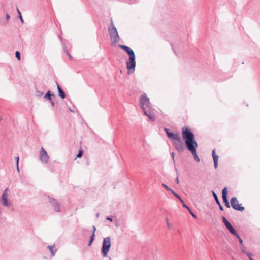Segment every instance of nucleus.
I'll use <instances>...</instances> for the list:
<instances>
[{
	"label": "nucleus",
	"mask_w": 260,
	"mask_h": 260,
	"mask_svg": "<svg viewBox=\"0 0 260 260\" xmlns=\"http://www.w3.org/2000/svg\"><path fill=\"white\" fill-rule=\"evenodd\" d=\"M182 137L184 140L185 146L187 149L192 153L194 160L197 162L200 161V158L198 156L196 151V148L198 147V144L195 140L194 134L187 127L182 128Z\"/></svg>",
	"instance_id": "1"
},
{
	"label": "nucleus",
	"mask_w": 260,
	"mask_h": 260,
	"mask_svg": "<svg viewBox=\"0 0 260 260\" xmlns=\"http://www.w3.org/2000/svg\"><path fill=\"white\" fill-rule=\"evenodd\" d=\"M140 105L142 110L144 113L147 116L150 120L154 121L155 120L154 110L150 106L149 99L146 96L145 93L143 94L140 99Z\"/></svg>",
	"instance_id": "2"
},
{
	"label": "nucleus",
	"mask_w": 260,
	"mask_h": 260,
	"mask_svg": "<svg viewBox=\"0 0 260 260\" xmlns=\"http://www.w3.org/2000/svg\"><path fill=\"white\" fill-rule=\"evenodd\" d=\"M119 47L124 50L128 55L129 58L126 61V68L128 70V74L133 73L135 71L136 62L135 61V54L133 50L129 47L124 45H119Z\"/></svg>",
	"instance_id": "3"
},
{
	"label": "nucleus",
	"mask_w": 260,
	"mask_h": 260,
	"mask_svg": "<svg viewBox=\"0 0 260 260\" xmlns=\"http://www.w3.org/2000/svg\"><path fill=\"white\" fill-rule=\"evenodd\" d=\"M108 31L110 36L111 42L113 45L116 44L120 40V37L117 29L115 27L112 19L111 20V24L108 27Z\"/></svg>",
	"instance_id": "4"
},
{
	"label": "nucleus",
	"mask_w": 260,
	"mask_h": 260,
	"mask_svg": "<svg viewBox=\"0 0 260 260\" xmlns=\"http://www.w3.org/2000/svg\"><path fill=\"white\" fill-rule=\"evenodd\" d=\"M111 238L109 236L104 238L101 249V254L103 257H107L111 247Z\"/></svg>",
	"instance_id": "5"
},
{
	"label": "nucleus",
	"mask_w": 260,
	"mask_h": 260,
	"mask_svg": "<svg viewBox=\"0 0 260 260\" xmlns=\"http://www.w3.org/2000/svg\"><path fill=\"white\" fill-rule=\"evenodd\" d=\"M8 188H7L3 191L2 197H1V203L2 204L5 206L8 207L10 206L11 204L9 201V194H8Z\"/></svg>",
	"instance_id": "6"
},
{
	"label": "nucleus",
	"mask_w": 260,
	"mask_h": 260,
	"mask_svg": "<svg viewBox=\"0 0 260 260\" xmlns=\"http://www.w3.org/2000/svg\"><path fill=\"white\" fill-rule=\"evenodd\" d=\"M173 145L175 149L179 152H182L185 150L184 145L181 137L173 142Z\"/></svg>",
	"instance_id": "7"
},
{
	"label": "nucleus",
	"mask_w": 260,
	"mask_h": 260,
	"mask_svg": "<svg viewBox=\"0 0 260 260\" xmlns=\"http://www.w3.org/2000/svg\"><path fill=\"white\" fill-rule=\"evenodd\" d=\"M49 159V157L46 151L42 147L39 152V160L42 163L47 164L48 162Z\"/></svg>",
	"instance_id": "8"
},
{
	"label": "nucleus",
	"mask_w": 260,
	"mask_h": 260,
	"mask_svg": "<svg viewBox=\"0 0 260 260\" xmlns=\"http://www.w3.org/2000/svg\"><path fill=\"white\" fill-rule=\"evenodd\" d=\"M231 204L232 207L236 210L243 211L244 210V207L239 204L236 197H233L231 198Z\"/></svg>",
	"instance_id": "9"
},
{
	"label": "nucleus",
	"mask_w": 260,
	"mask_h": 260,
	"mask_svg": "<svg viewBox=\"0 0 260 260\" xmlns=\"http://www.w3.org/2000/svg\"><path fill=\"white\" fill-rule=\"evenodd\" d=\"M165 131L168 137V138L171 139L173 142L177 140L179 138H180V136L178 133H173L169 131V129L168 128H165Z\"/></svg>",
	"instance_id": "10"
},
{
	"label": "nucleus",
	"mask_w": 260,
	"mask_h": 260,
	"mask_svg": "<svg viewBox=\"0 0 260 260\" xmlns=\"http://www.w3.org/2000/svg\"><path fill=\"white\" fill-rule=\"evenodd\" d=\"M222 199L225 205L227 208H230V205L228 199V189L225 187L222 190Z\"/></svg>",
	"instance_id": "11"
},
{
	"label": "nucleus",
	"mask_w": 260,
	"mask_h": 260,
	"mask_svg": "<svg viewBox=\"0 0 260 260\" xmlns=\"http://www.w3.org/2000/svg\"><path fill=\"white\" fill-rule=\"evenodd\" d=\"M48 198L50 199V202L53 206L54 210L56 212L60 211L59 203L54 198H50L49 197Z\"/></svg>",
	"instance_id": "12"
},
{
	"label": "nucleus",
	"mask_w": 260,
	"mask_h": 260,
	"mask_svg": "<svg viewBox=\"0 0 260 260\" xmlns=\"http://www.w3.org/2000/svg\"><path fill=\"white\" fill-rule=\"evenodd\" d=\"M212 154L213 159L214 167L215 169H216L218 166V156L215 153V149L212 150Z\"/></svg>",
	"instance_id": "13"
},
{
	"label": "nucleus",
	"mask_w": 260,
	"mask_h": 260,
	"mask_svg": "<svg viewBox=\"0 0 260 260\" xmlns=\"http://www.w3.org/2000/svg\"><path fill=\"white\" fill-rule=\"evenodd\" d=\"M212 193L213 196V197H214V198L216 203L219 206V209L221 211H223V207L221 205L217 194H216V193L214 191H212Z\"/></svg>",
	"instance_id": "14"
},
{
	"label": "nucleus",
	"mask_w": 260,
	"mask_h": 260,
	"mask_svg": "<svg viewBox=\"0 0 260 260\" xmlns=\"http://www.w3.org/2000/svg\"><path fill=\"white\" fill-rule=\"evenodd\" d=\"M57 87L58 91V95L61 99H64L66 94L63 90L61 88L59 84L57 83Z\"/></svg>",
	"instance_id": "15"
},
{
	"label": "nucleus",
	"mask_w": 260,
	"mask_h": 260,
	"mask_svg": "<svg viewBox=\"0 0 260 260\" xmlns=\"http://www.w3.org/2000/svg\"><path fill=\"white\" fill-rule=\"evenodd\" d=\"M51 96H55L54 93H51L50 91H47V92L45 94L44 98L46 99L49 101H51Z\"/></svg>",
	"instance_id": "16"
},
{
	"label": "nucleus",
	"mask_w": 260,
	"mask_h": 260,
	"mask_svg": "<svg viewBox=\"0 0 260 260\" xmlns=\"http://www.w3.org/2000/svg\"><path fill=\"white\" fill-rule=\"evenodd\" d=\"M222 219L227 229L232 226L231 224L229 222V221L226 219V218L225 217H222Z\"/></svg>",
	"instance_id": "17"
},
{
	"label": "nucleus",
	"mask_w": 260,
	"mask_h": 260,
	"mask_svg": "<svg viewBox=\"0 0 260 260\" xmlns=\"http://www.w3.org/2000/svg\"><path fill=\"white\" fill-rule=\"evenodd\" d=\"M48 249L50 251L52 255H54L56 252V249H54V245H49L47 247Z\"/></svg>",
	"instance_id": "18"
},
{
	"label": "nucleus",
	"mask_w": 260,
	"mask_h": 260,
	"mask_svg": "<svg viewBox=\"0 0 260 260\" xmlns=\"http://www.w3.org/2000/svg\"><path fill=\"white\" fill-rule=\"evenodd\" d=\"M228 230L229 231V232L235 236L238 234L235 229L233 228V226L232 225L230 226Z\"/></svg>",
	"instance_id": "19"
},
{
	"label": "nucleus",
	"mask_w": 260,
	"mask_h": 260,
	"mask_svg": "<svg viewBox=\"0 0 260 260\" xmlns=\"http://www.w3.org/2000/svg\"><path fill=\"white\" fill-rule=\"evenodd\" d=\"M175 197H176L177 198H178L180 201L181 202V203H183V200L182 199V198L178 194H177L174 190H173L171 192Z\"/></svg>",
	"instance_id": "20"
},
{
	"label": "nucleus",
	"mask_w": 260,
	"mask_h": 260,
	"mask_svg": "<svg viewBox=\"0 0 260 260\" xmlns=\"http://www.w3.org/2000/svg\"><path fill=\"white\" fill-rule=\"evenodd\" d=\"M94 236H95V235L94 234V233H92V235L90 237V240L88 241V246L91 245L93 241L94 240Z\"/></svg>",
	"instance_id": "21"
},
{
	"label": "nucleus",
	"mask_w": 260,
	"mask_h": 260,
	"mask_svg": "<svg viewBox=\"0 0 260 260\" xmlns=\"http://www.w3.org/2000/svg\"><path fill=\"white\" fill-rule=\"evenodd\" d=\"M235 237H236L238 240H239V243L240 244V246H241L242 245H243V240L241 238V237H240V236L239 235V234H238L237 235H236L235 236Z\"/></svg>",
	"instance_id": "22"
},
{
	"label": "nucleus",
	"mask_w": 260,
	"mask_h": 260,
	"mask_svg": "<svg viewBox=\"0 0 260 260\" xmlns=\"http://www.w3.org/2000/svg\"><path fill=\"white\" fill-rule=\"evenodd\" d=\"M162 186L168 191H170L172 192V191L173 190H172L171 188H170L168 186H167L166 184H162Z\"/></svg>",
	"instance_id": "23"
},
{
	"label": "nucleus",
	"mask_w": 260,
	"mask_h": 260,
	"mask_svg": "<svg viewBox=\"0 0 260 260\" xmlns=\"http://www.w3.org/2000/svg\"><path fill=\"white\" fill-rule=\"evenodd\" d=\"M15 56L18 60H20L21 59V55L19 51H17L15 52Z\"/></svg>",
	"instance_id": "24"
},
{
	"label": "nucleus",
	"mask_w": 260,
	"mask_h": 260,
	"mask_svg": "<svg viewBox=\"0 0 260 260\" xmlns=\"http://www.w3.org/2000/svg\"><path fill=\"white\" fill-rule=\"evenodd\" d=\"M43 95V92L40 91H36V95L37 96L40 97V96H42Z\"/></svg>",
	"instance_id": "25"
},
{
	"label": "nucleus",
	"mask_w": 260,
	"mask_h": 260,
	"mask_svg": "<svg viewBox=\"0 0 260 260\" xmlns=\"http://www.w3.org/2000/svg\"><path fill=\"white\" fill-rule=\"evenodd\" d=\"M82 154H83V152H82V151L80 150V151H79L78 154H77V158H80V157H82Z\"/></svg>",
	"instance_id": "26"
},
{
	"label": "nucleus",
	"mask_w": 260,
	"mask_h": 260,
	"mask_svg": "<svg viewBox=\"0 0 260 260\" xmlns=\"http://www.w3.org/2000/svg\"><path fill=\"white\" fill-rule=\"evenodd\" d=\"M240 248H241V250L242 252H243L244 253H245L246 252V248L243 245H242L241 246H240Z\"/></svg>",
	"instance_id": "27"
},
{
	"label": "nucleus",
	"mask_w": 260,
	"mask_h": 260,
	"mask_svg": "<svg viewBox=\"0 0 260 260\" xmlns=\"http://www.w3.org/2000/svg\"><path fill=\"white\" fill-rule=\"evenodd\" d=\"M245 254L247 255V256L249 257V260H250V258H252V253L250 252H246Z\"/></svg>",
	"instance_id": "28"
},
{
	"label": "nucleus",
	"mask_w": 260,
	"mask_h": 260,
	"mask_svg": "<svg viewBox=\"0 0 260 260\" xmlns=\"http://www.w3.org/2000/svg\"><path fill=\"white\" fill-rule=\"evenodd\" d=\"M189 212H190V214L191 215V216L194 218H197V216L196 215L189 209Z\"/></svg>",
	"instance_id": "29"
},
{
	"label": "nucleus",
	"mask_w": 260,
	"mask_h": 260,
	"mask_svg": "<svg viewBox=\"0 0 260 260\" xmlns=\"http://www.w3.org/2000/svg\"><path fill=\"white\" fill-rule=\"evenodd\" d=\"M16 162V166L18 167V164H19V157L17 156L15 158Z\"/></svg>",
	"instance_id": "30"
},
{
	"label": "nucleus",
	"mask_w": 260,
	"mask_h": 260,
	"mask_svg": "<svg viewBox=\"0 0 260 260\" xmlns=\"http://www.w3.org/2000/svg\"><path fill=\"white\" fill-rule=\"evenodd\" d=\"M182 203V206L183 207L187 208L188 210H189V207L184 203V202H183V203Z\"/></svg>",
	"instance_id": "31"
},
{
	"label": "nucleus",
	"mask_w": 260,
	"mask_h": 260,
	"mask_svg": "<svg viewBox=\"0 0 260 260\" xmlns=\"http://www.w3.org/2000/svg\"><path fill=\"white\" fill-rule=\"evenodd\" d=\"M19 19H20V21H21V23H24V21H23V18H22V16H21V15L19 16Z\"/></svg>",
	"instance_id": "32"
},
{
	"label": "nucleus",
	"mask_w": 260,
	"mask_h": 260,
	"mask_svg": "<svg viewBox=\"0 0 260 260\" xmlns=\"http://www.w3.org/2000/svg\"><path fill=\"white\" fill-rule=\"evenodd\" d=\"M65 52H66V53L68 55L70 59L71 60L72 59V57L70 55V54H69V52L67 50L65 51Z\"/></svg>",
	"instance_id": "33"
},
{
	"label": "nucleus",
	"mask_w": 260,
	"mask_h": 260,
	"mask_svg": "<svg viewBox=\"0 0 260 260\" xmlns=\"http://www.w3.org/2000/svg\"><path fill=\"white\" fill-rule=\"evenodd\" d=\"M96 229L95 226L93 225L92 226V230H93V233H94V235H95V232Z\"/></svg>",
	"instance_id": "34"
},
{
	"label": "nucleus",
	"mask_w": 260,
	"mask_h": 260,
	"mask_svg": "<svg viewBox=\"0 0 260 260\" xmlns=\"http://www.w3.org/2000/svg\"><path fill=\"white\" fill-rule=\"evenodd\" d=\"M166 222H167V226H168V227L169 228H170V224H169V220H168V218H167V219H166Z\"/></svg>",
	"instance_id": "35"
},
{
	"label": "nucleus",
	"mask_w": 260,
	"mask_h": 260,
	"mask_svg": "<svg viewBox=\"0 0 260 260\" xmlns=\"http://www.w3.org/2000/svg\"><path fill=\"white\" fill-rule=\"evenodd\" d=\"M17 12L19 16L21 15V12H20V11H19V10L18 9V8H17Z\"/></svg>",
	"instance_id": "36"
},
{
	"label": "nucleus",
	"mask_w": 260,
	"mask_h": 260,
	"mask_svg": "<svg viewBox=\"0 0 260 260\" xmlns=\"http://www.w3.org/2000/svg\"><path fill=\"white\" fill-rule=\"evenodd\" d=\"M106 219L108 220H109L110 221H112V219L111 217H106Z\"/></svg>",
	"instance_id": "37"
},
{
	"label": "nucleus",
	"mask_w": 260,
	"mask_h": 260,
	"mask_svg": "<svg viewBox=\"0 0 260 260\" xmlns=\"http://www.w3.org/2000/svg\"><path fill=\"white\" fill-rule=\"evenodd\" d=\"M171 155H172V157L173 160V161H175V160H174V152H172V153H171Z\"/></svg>",
	"instance_id": "38"
},
{
	"label": "nucleus",
	"mask_w": 260,
	"mask_h": 260,
	"mask_svg": "<svg viewBox=\"0 0 260 260\" xmlns=\"http://www.w3.org/2000/svg\"><path fill=\"white\" fill-rule=\"evenodd\" d=\"M175 182L177 184H179V181L178 177H177L176 179H175Z\"/></svg>",
	"instance_id": "39"
},
{
	"label": "nucleus",
	"mask_w": 260,
	"mask_h": 260,
	"mask_svg": "<svg viewBox=\"0 0 260 260\" xmlns=\"http://www.w3.org/2000/svg\"><path fill=\"white\" fill-rule=\"evenodd\" d=\"M10 15H9V14H6V19H7V20L9 19H10Z\"/></svg>",
	"instance_id": "40"
},
{
	"label": "nucleus",
	"mask_w": 260,
	"mask_h": 260,
	"mask_svg": "<svg viewBox=\"0 0 260 260\" xmlns=\"http://www.w3.org/2000/svg\"><path fill=\"white\" fill-rule=\"evenodd\" d=\"M50 101L51 102V105L52 106H54V103L53 101H52V100Z\"/></svg>",
	"instance_id": "41"
},
{
	"label": "nucleus",
	"mask_w": 260,
	"mask_h": 260,
	"mask_svg": "<svg viewBox=\"0 0 260 260\" xmlns=\"http://www.w3.org/2000/svg\"><path fill=\"white\" fill-rule=\"evenodd\" d=\"M17 170L18 171V172H19V169L18 166V167H17Z\"/></svg>",
	"instance_id": "42"
},
{
	"label": "nucleus",
	"mask_w": 260,
	"mask_h": 260,
	"mask_svg": "<svg viewBox=\"0 0 260 260\" xmlns=\"http://www.w3.org/2000/svg\"><path fill=\"white\" fill-rule=\"evenodd\" d=\"M70 111H71L72 112H73V113L74 112V111L73 110H71L70 109Z\"/></svg>",
	"instance_id": "43"
},
{
	"label": "nucleus",
	"mask_w": 260,
	"mask_h": 260,
	"mask_svg": "<svg viewBox=\"0 0 260 260\" xmlns=\"http://www.w3.org/2000/svg\"><path fill=\"white\" fill-rule=\"evenodd\" d=\"M99 213H98V214H96V216L98 217H99Z\"/></svg>",
	"instance_id": "44"
},
{
	"label": "nucleus",
	"mask_w": 260,
	"mask_h": 260,
	"mask_svg": "<svg viewBox=\"0 0 260 260\" xmlns=\"http://www.w3.org/2000/svg\"><path fill=\"white\" fill-rule=\"evenodd\" d=\"M250 260H254L252 258H250Z\"/></svg>",
	"instance_id": "45"
}]
</instances>
